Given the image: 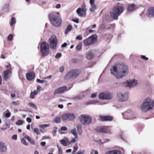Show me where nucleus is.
Returning <instances> with one entry per match:
<instances>
[{"mask_svg":"<svg viewBox=\"0 0 154 154\" xmlns=\"http://www.w3.org/2000/svg\"><path fill=\"white\" fill-rule=\"evenodd\" d=\"M111 74L117 79L125 76L129 71L128 66L124 63L118 64L112 66L110 69Z\"/></svg>","mask_w":154,"mask_h":154,"instance_id":"nucleus-1","label":"nucleus"},{"mask_svg":"<svg viewBox=\"0 0 154 154\" xmlns=\"http://www.w3.org/2000/svg\"><path fill=\"white\" fill-rule=\"evenodd\" d=\"M154 106V101L148 97L143 100L140 108L142 112H146L151 110Z\"/></svg>","mask_w":154,"mask_h":154,"instance_id":"nucleus-2","label":"nucleus"},{"mask_svg":"<svg viewBox=\"0 0 154 154\" xmlns=\"http://www.w3.org/2000/svg\"><path fill=\"white\" fill-rule=\"evenodd\" d=\"M57 14H59L58 12L53 13L50 14L49 15V19L52 24L56 27L60 26L61 25V20L59 17V16H57Z\"/></svg>","mask_w":154,"mask_h":154,"instance_id":"nucleus-3","label":"nucleus"},{"mask_svg":"<svg viewBox=\"0 0 154 154\" xmlns=\"http://www.w3.org/2000/svg\"><path fill=\"white\" fill-rule=\"evenodd\" d=\"M124 8L120 5H117L113 9L112 11L110 12L111 17L115 20H117L118 17L124 11Z\"/></svg>","mask_w":154,"mask_h":154,"instance_id":"nucleus-4","label":"nucleus"},{"mask_svg":"<svg viewBox=\"0 0 154 154\" xmlns=\"http://www.w3.org/2000/svg\"><path fill=\"white\" fill-rule=\"evenodd\" d=\"M80 122L83 125H88L92 121L91 117L87 114H83L80 115L79 117Z\"/></svg>","mask_w":154,"mask_h":154,"instance_id":"nucleus-5","label":"nucleus"},{"mask_svg":"<svg viewBox=\"0 0 154 154\" xmlns=\"http://www.w3.org/2000/svg\"><path fill=\"white\" fill-rule=\"evenodd\" d=\"M129 97L128 93H124L119 92L117 93V98L119 102H124L127 101Z\"/></svg>","mask_w":154,"mask_h":154,"instance_id":"nucleus-6","label":"nucleus"},{"mask_svg":"<svg viewBox=\"0 0 154 154\" xmlns=\"http://www.w3.org/2000/svg\"><path fill=\"white\" fill-rule=\"evenodd\" d=\"M48 40L51 49H55L56 48L57 42L56 36L55 35H52L49 38Z\"/></svg>","mask_w":154,"mask_h":154,"instance_id":"nucleus-7","label":"nucleus"},{"mask_svg":"<svg viewBox=\"0 0 154 154\" xmlns=\"http://www.w3.org/2000/svg\"><path fill=\"white\" fill-rule=\"evenodd\" d=\"M61 117L62 120L63 121L67 120L73 121L75 118V115L72 113H65L62 115Z\"/></svg>","mask_w":154,"mask_h":154,"instance_id":"nucleus-8","label":"nucleus"},{"mask_svg":"<svg viewBox=\"0 0 154 154\" xmlns=\"http://www.w3.org/2000/svg\"><path fill=\"white\" fill-rule=\"evenodd\" d=\"M41 49L43 55H48L49 53V46L46 42H43L41 45Z\"/></svg>","mask_w":154,"mask_h":154,"instance_id":"nucleus-9","label":"nucleus"},{"mask_svg":"<svg viewBox=\"0 0 154 154\" xmlns=\"http://www.w3.org/2000/svg\"><path fill=\"white\" fill-rule=\"evenodd\" d=\"M99 97L101 100H110L112 99L113 95L110 93L103 92L100 93L99 94Z\"/></svg>","mask_w":154,"mask_h":154,"instance_id":"nucleus-10","label":"nucleus"},{"mask_svg":"<svg viewBox=\"0 0 154 154\" xmlns=\"http://www.w3.org/2000/svg\"><path fill=\"white\" fill-rule=\"evenodd\" d=\"M125 119H132L135 117L136 115L133 112L128 110L122 114Z\"/></svg>","mask_w":154,"mask_h":154,"instance_id":"nucleus-11","label":"nucleus"},{"mask_svg":"<svg viewBox=\"0 0 154 154\" xmlns=\"http://www.w3.org/2000/svg\"><path fill=\"white\" fill-rule=\"evenodd\" d=\"M96 35H93L84 41V43L86 46L89 45L91 43L95 42L96 40Z\"/></svg>","mask_w":154,"mask_h":154,"instance_id":"nucleus-12","label":"nucleus"},{"mask_svg":"<svg viewBox=\"0 0 154 154\" xmlns=\"http://www.w3.org/2000/svg\"><path fill=\"white\" fill-rule=\"evenodd\" d=\"M6 66L7 67L8 69L4 72V77L5 79H8L11 76V71L10 64L7 63Z\"/></svg>","mask_w":154,"mask_h":154,"instance_id":"nucleus-13","label":"nucleus"},{"mask_svg":"<svg viewBox=\"0 0 154 154\" xmlns=\"http://www.w3.org/2000/svg\"><path fill=\"white\" fill-rule=\"evenodd\" d=\"M138 83L137 80L133 79L124 82V85L126 87H130L136 86Z\"/></svg>","mask_w":154,"mask_h":154,"instance_id":"nucleus-14","label":"nucleus"},{"mask_svg":"<svg viewBox=\"0 0 154 154\" xmlns=\"http://www.w3.org/2000/svg\"><path fill=\"white\" fill-rule=\"evenodd\" d=\"M67 87L66 86L58 88L55 90L54 92V94H62L67 89Z\"/></svg>","mask_w":154,"mask_h":154,"instance_id":"nucleus-15","label":"nucleus"},{"mask_svg":"<svg viewBox=\"0 0 154 154\" xmlns=\"http://www.w3.org/2000/svg\"><path fill=\"white\" fill-rule=\"evenodd\" d=\"M87 11L86 9L85 6H83L82 8H79L76 10V12L78 15L80 17L83 16V14L82 12L83 13H85Z\"/></svg>","mask_w":154,"mask_h":154,"instance_id":"nucleus-16","label":"nucleus"},{"mask_svg":"<svg viewBox=\"0 0 154 154\" xmlns=\"http://www.w3.org/2000/svg\"><path fill=\"white\" fill-rule=\"evenodd\" d=\"M147 14L148 17L152 18L154 17V7L149 8L147 12Z\"/></svg>","mask_w":154,"mask_h":154,"instance_id":"nucleus-17","label":"nucleus"},{"mask_svg":"<svg viewBox=\"0 0 154 154\" xmlns=\"http://www.w3.org/2000/svg\"><path fill=\"white\" fill-rule=\"evenodd\" d=\"M74 79L79 76L80 73V71L78 69H72L71 70Z\"/></svg>","mask_w":154,"mask_h":154,"instance_id":"nucleus-18","label":"nucleus"},{"mask_svg":"<svg viewBox=\"0 0 154 154\" xmlns=\"http://www.w3.org/2000/svg\"><path fill=\"white\" fill-rule=\"evenodd\" d=\"M100 120L103 121H111L112 119V117L109 116H103L100 115Z\"/></svg>","mask_w":154,"mask_h":154,"instance_id":"nucleus-19","label":"nucleus"},{"mask_svg":"<svg viewBox=\"0 0 154 154\" xmlns=\"http://www.w3.org/2000/svg\"><path fill=\"white\" fill-rule=\"evenodd\" d=\"M137 8V6L134 4L129 5L128 6L127 10L129 11H132Z\"/></svg>","mask_w":154,"mask_h":154,"instance_id":"nucleus-20","label":"nucleus"},{"mask_svg":"<svg viewBox=\"0 0 154 154\" xmlns=\"http://www.w3.org/2000/svg\"><path fill=\"white\" fill-rule=\"evenodd\" d=\"M7 151V147L5 144L2 142H0V152L4 153Z\"/></svg>","mask_w":154,"mask_h":154,"instance_id":"nucleus-21","label":"nucleus"},{"mask_svg":"<svg viewBox=\"0 0 154 154\" xmlns=\"http://www.w3.org/2000/svg\"><path fill=\"white\" fill-rule=\"evenodd\" d=\"M105 126L100 127L97 129V131L100 132H107L109 131V130Z\"/></svg>","mask_w":154,"mask_h":154,"instance_id":"nucleus-22","label":"nucleus"},{"mask_svg":"<svg viewBox=\"0 0 154 154\" xmlns=\"http://www.w3.org/2000/svg\"><path fill=\"white\" fill-rule=\"evenodd\" d=\"M65 79H74L73 77L71 70H70L67 72L64 77Z\"/></svg>","mask_w":154,"mask_h":154,"instance_id":"nucleus-23","label":"nucleus"},{"mask_svg":"<svg viewBox=\"0 0 154 154\" xmlns=\"http://www.w3.org/2000/svg\"><path fill=\"white\" fill-rule=\"evenodd\" d=\"M27 79L29 81L31 80L34 77L35 74L33 72H28L26 74Z\"/></svg>","mask_w":154,"mask_h":154,"instance_id":"nucleus-24","label":"nucleus"},{"mask_svg":"<svg viewBox=\"0 0 154 154\" xmlns=\"http://www.w3.org/2000/svg\"><path fill=\"white\" fill-rule=\"evenodd\" d=\"M104 154H122L120 151L118 150H110L106 152Z\"/></svg>","mask_w":154,"mask_h":154,"instance_id":"nucleus-25","label":"nucleus"},{"mask_svg":"<svg viewBox=\"0 0 154 154\" xmlns=\"http://www.w3.org/2000/svg\"><path fill=\"white\" fill-rule=\"evenodd\" d=\"M61 143L63 146H66L69 144V139L65 137L64 139L60 141Z\"/></svg>","mask_w":154,"mask_h":154,"instance_id":"nucleus-26","label":"nucleus"},{"mask_svg":"<svg viewBox=\"0 0 154 154\" xmlns=\"http://www.w3.org/2000/svg\"><path fill=\"white\" fill-rule=\"evenodd\" d=\"M84 94H83L82 96L79 95L74 97H73V99L77 100H79L88 94V92L87 91L84 92Z\"/></svg>","mask_w":154,"mask_h":154,"instance_id":"nucleus-27","label":"nucleus"},{"mask_svg":"<svg viewBox=\"0 0 154 154\" xmlns=\"http://www.w3.org/2000/svg\"><path fill=\"white\" fill-rule=\"evenodd\" d=\"M94 57V54L93 53V51L91 50L88 51L86 57L89 59H91Z\"/></svg>","mask_w":154,"mask_h":154,"instance_id":"nucleus-28","label":"nucleus"},{"mask_svg":"<svg viewBox=\"0 0 154 154\" xmlns=\"http://www.w3.org/2000/svg\"><path fill=\"white\" fill-rule=\"evenodd\" d=\"M70 132L74 136L75 138H78L77 134L76 133V129L75 128H74L73 129H72L70 131Z\"/></svg>","mask_w":154,"mask_h":154,"instance_id":"nucleus-29","label":"nucleus"},{"mask_svg":"<svg viewBox=\"0 0 154 154\" xmlns=\"http://www.w3.org/2000/svg\"><path fill=\"white\" fill-rule=\"evenodd\" d=\"M9 23L10 26H12L16 23V18L14 17H12L10 20Z\"/></svg>","mask_w":154,"mask_h":154,"instance_id":"nucleus-30","label":"nucleus"},{"mask_svg":"<svg viewBox=\"0 0 154 154\" xmlns=\"http://www.w3.org/2000/svg\"><path fill=\"white\" fill-rule=\"evenodd\" d=\"M25 138L27 139L29 142L32 144L34 145L35 144L34 141L29 136H26L25 137Z\"/></svg>","mask_w":154,"mask_h":154,"instance_id":"nucleus-31","label":"nucleus"},{"mask_svg":"<svg viewBox=\"0 0 154 154\" xmlns=\"http://www.w3.org/2000/svg\"><path fill=\"white\" fill-rule=\"evenodd\" d=\"M79 134L80 135L82 134V127L81 125H77L76 126Z\"/></svg>","mask_w":154,"mask_h":154,"instance_id":"nucleus-32","label":"nucleus"},{"mask_svg":"<svg viewBox=\"0 0 154 154\" xmlns=\"http://www.w3.org/2000/svg\"><path fill=\"white\" fill-rule=\"evenodd\" d=\"M38 93V91L35 90L33 92H31L30 98L31 99H33L34 97Z\"/></svg>","mask_w":154,"mask_h":154,"instance_id":"nucleus-33","label":"nucleus"},{"mask_svg":"<svg viewBox=\"0 0 154 154\" xmlns=\"http://www.w3.org/2000/svg\"><path fill=\"white\" fill-rule=\"evenodd\" d=\"M53 121L55 123H59L61 122V118L59 117H56L54 119Z\"/></svg>","mask_w":154,"mask_h":154,"instance_id":"nucleus-34","label":"nucleus"},{"mask_svg":"<svg viewBox=\"0 0 154 154\" xmlns=\"http://www.w3.org/2000/svg\"><path fill=\"white\" fill-rule=\"evenodd\" d=\"M97 9V6L95 5H91V7L90 8V11L93 12H94L95 11V10Z\"/></svg>","mask_w":154,"mask_h":154,"instance_id":"nucleus-35","label":"nucleus"},{"mask_svg":"<svg viewBox=\"0 0 154 154\" xmlns=\"http://www.w3.org/2000/svg\"><path fill=\"white\" fill-rule=\"evenodd\" d=\"M28 105L32 107L35 110L37 109L38 108L36 106L32 103L29 102L28 103Z\"/></svg>","mask_w":154,"mask_h":154,"instance_id":"nucleus-36","label":"nucleus"},{"mask_svg":"<svg viewBox=\"0 0 154 154\" xmlns=\"http://www.w3.org/2000/svg\"><path fill=\"white\" fill-rule=\"evenodd\" d=\"M21 143L25 146H28V143L26 142L25 139L24 138H23L21 140Z\"/></svg>","mask_w":154,"mask_h":154,"instance_id":"nucleus-37","label":"nucleus"},{"mask_svg":"<svg viewBox=\"0 0 154 154\" xmlns=\"http://www.w3.org/2000/svg\"><path fill=\"white\" fill-rule=\"evenodd\" d=\"M57 146L58 148V154H62L63 151L62 148L58 145H57Z\"/></svg>","mask_w":154,"mask_h":154,"instance_id":"nucleus-38","label":"nucleus"},{"mask_svg":"<svg viewBox=\"0 0 154 154\" xmlns=\"http://www.w3.org/2000/svg\"><path fill=\"white\" fill-rule=\"evenodd\" d=\"M50 126V125L48 124H44L41 125H39V127L41 128H44Z\"/></svg>","mask_w":154,"mask_h":154,"instance_id":"nucleus-39","label":"nucleus"},{"mask_svg":"<svg viewBox=\"0 0 154 154\" xmlns=\"http://www.w3.org/2000/svg\"><path fill=\"white\" fill-rule=\"evenodd\" d=\"M82 44L81 42L79 43L77 46H76V49L78 50L79 51L82 48Z\"/></svg>","mask_w":154,"mask_h":154,"instance_id":"nucleus-40","label":"nucleus"},{"mask_svg":"<svg viewBox=\"0 0 154 154\" xmlns=\"http://www.w3.org/2000/svg\"><path fill=\"white\" fill-rule=\"evenodd\" d=\"M78 149V147L77 145V144H75V146H74V149L72 151V153H73L75 152Z\"/></svg>","mask_w":154,"mask_h":154,"instance_id":"nucleus-41","label":"nucleus"},{"mask_svg":"<svg viewBox=\"0 0 154 154\" xmlns=\"http://www.w3.org/2000/svg\"><path fill=\"white\" fill-rule=\"evenodd\" d=\"M23 121L20 120H19L16 123V124L17 125H20L23 124Z\"/></svg>","mask_w":154,"mask_h":154,"instance_id":"nucleus-42","label":"nucleus"},{"mask_svg":"<svg viewBox=\"0 0 154 154\" xmlns=\"http://www.w3.org/2000/svg\"><path fill=\"white\" fill-rule=\"evenodd\" d=\"M11 104L14 105H19L20 104V103L19 101L17 100V101H12L11 103Z\"/></svg>","mask_w":154,"mask_h":154,"instance_id":"nucleus-43","label":"nucleus"},{"mask_svg":"<svg viewBox=\"0 0 154 154\" xmlns=\"http://www.w3.org/2000/svg\"><path fill=\"white\" fill-rule=\"evenodd\" d=\"M75 139V138H73L71 141H69V144H71L72 143H75L76 141Z\"/></svg>","mask_w":154,"mask_h":154,"instance_id":"nucleus-44","label":"nucleus"},{"mask_svg":"<svg viewBox=\"0 0 154 154\" xmlns=\"http://www.w3.org/2000/svg\"><path fill=\"white\" fill-rule=\"evenodd\" d=\"M13 36L11 34H10L8 36V41H10L12 40Z\"/></svg>","mask_w":154,"mask_h":154,"instance_id":"nucleus-45","label":"nucleus"},{"mask_svg":"<svg viewBox=\"0 0 154 154\" xmlns=\"http://www.w3.org/2000/svg\"><path fill=\"white\" fill-rule=\"evenodd\" d=\"M34 131V132L37 135L39 134H40L39 130L37 128H35Z\"/></svg>","mask_w":154,"mask_h":154,"instance_id":"nucleus-46","label":"nucleus"},{"mask_svg":"<svg viewBox=\"0 0 154 154\" xmlns=\"http://www.w3.org/2000/svg\"><path fill=\"white\" fill-rule=\"evenodd\" d=\"M6 111L8 112L6 113L5 115V116L7 118H9L11 116V113L8 110H7Z\"/></svg>","mask_w":154,"mask_h":154,"instance_id":"nucleus-47","label":"nucleus"},{"mask_svg":"<svg viewBox=\"0 0 154 154\" xmlns=\"http://www.w3.org/2000/svg\"><path fill=\"white\" fill-rule=\"evenodd\" d=\"M85 150H82L80 151H79L77 152L75 154H83L85 153Z\"/></svg>","mask_w":154,"mask_h":154,"instance_id":"nucleus-48","label":"nucleus"},{"mask_svg":"<svg viewBox=\"0 0 154 154\" xmlns=\"http://www.w3.org/2000/svg\"><path fill=\"white\" fill-rule=\"evenodd\" d=\"M61 56V54L60 53H57L55 55V57L56 59H58Z\"/></svg>","mask_w":154,"mask_h":154,"instance_id":"nucleus-49","label":"nucleus"},{"mask_svg":"<svg viewBox=\"0 0 154 154\" xmlns=\"http://www.w3.org/2000/svg\"><path fill=\"white\" fill-rule=\"evenodd\" d=\"M36 82L38 83H44V80H42L39 79H37L36 80Z\"/></svg>","mask_w":154,"mask_h":154,"instance_id":"nucleus-50","label":"nucleus"},{"mask_svg":"<svg viewBox=\"0 0 154 154\" xmlns=\"http://www.w3.org/2000/svg\"><path fill=\"white\" fill-rule=\"evenodd\" d=\"M67 30H68L69 31H71L72 29L71 26L70 25H69L67 27L66 29Z\"/></svg>","mask_w":154,"mask_h":154,"instance_id":"nucleus-51","label":"nucleus"},{"mask_svg":"<svg viewBox=\"0 0 154 154\" xmlns=\"http://www.w3.org/2000/svg\"><path fill=\"white\" fill-rule=\"evenodd\" d=\"M76 40H79L80 41L82 39V37L81 36L79 35L77 36L76 38Z\"/></svg>","mask_w":154,"mask_h":154,"instance_id":"nucleus-52","label":"nucleus"},{"mask_svg":"<svg viewBox=\"0 0 154 154\" xmlns=\"http://www.w3.org/2000/svg\"><path fill=\"white\" fill-rule=\"evenodd\" d=\"M106 27V26L104 24H102L100 26V29H103L105 28Z\"/></svg>","mask_w":154,"mask_h":154,"instance_id":"nucleus-53","label":"nucleus"},{"mask_svg":"<svg viewBox=\"0 0 154 154\" xmlns=\"http://www.w3.org/2000/svg\"><path fill=\"white\" fill-rule=\"evenodd\" d=\"M67 128L65 126H63L61 128V130L63 131H66L67 130Z\"/></svg>","mask_w":154,"mask_h":154,"instance_id":"nucleus-54","label":"nucleus"},{"mask_svg":"<svg viewBox=\"0 0 154 154\" xmlns=\"http://www.w3.org/2000/svg\"><path fill=\"white\" fill-rule=\"evenodd\" d=\"M64 69V66H62L60 68L59 71L61 72H62Z\"/></svg>","mask_w":154,"mask_h":154,"instance_id":"nucleus-55","label":"nucleus"},{"mask_svg":"<svg viewBox=\"0 0 154 154\" xmlns=\"http://www.w3.org/2000/svg\"><path fill=\"white\" fill-rule=\"evenodd\" d=\"M12 139L14 140H16L17 138V136L16 134L13 135L12 137Z\"/></svg>","mask_w":154,"mask_h":154,"instance_id":"nucleus-56","label":"nucleus"},{"mask_svg":"<svg viewBox=\"0 0 154 154\" xmlns=\"http://www.w3.org/2000/svg\"><path fill=\"white\" fill-rule=\"evenodd\" d=\"M141 58L146 60H147L148 59V58L146 57V56L144 55H142L141 56Z\"/></svg>","mask_w":154,"mask_h":154,"instance_id":"nucleus-57","label":"nucleus"},{"mask_svg":"<svg viewBox=\"0 0 154 154\" xmlns=\"http://www.w3.org/2000/svg\"><path fill=\"white\" fill-rule=\"evenodd\" d=\"M72 20L73 22L77 23H79V20L78 19H72Z\"/></svg>","mask_w":154,"mask_h":154,"instance_id":"nucleus-58","label":"nucleus"},{"mask_svg":"<svg viewBox=\"0 0 154 154\" xmlns=\"http://www.w3.org/2000/svg\"><path fill=\"white\" fill-rule=\"evenodd\" d=\"M94 0H90V3L91 5H94Z\"/></svg>","mask_w":154,"mask_h":154,"instance_id":"nucleus-59","label":"nucleus"},{"mask_svg":"<svg viewBox=\"0 0 154 154\" xmlns=\"http://www.w3.org/2000/svg\"><path fill=\"white\" fill-rule=\"evenodd\" d=\"M26 121L29 123H30L32 121V119L30 118H27L26 119Z\"/></svg>","mask_w":154,"mask_h":154,"instance_id":"nucleus-60","label":"nucleus"},{"mask_svg":"<svg viewBox=\"0 0 154 154\" xmlns=\"http://www.w3.org/2000/svg\"><path fill=\"white\" fill-rule=\"evenodd\" d=\"M11 97L12 98H14L16 96V95L14 93H11Z\"/></svg>","mask_w":154,"mask_h":154,"instance_id":"nucleus-61","label":"nucleus"},{"mask_svg":"<svg viewBox=\"0 0 154 154\" xmlns=\"http://www.w3.org/2000/svg\"><path fill=\"white\" fill-rule=\"evenodd\" d=\"M61 5L60 4H57L56 6L55 7L57 8H59L60 7Z\"/></svg>","mask_w":154,"mask_h":154,"instance_id":"nucleus-62","label":"nucleus"},{"mask_svg":"<svg viewBox=\"0 0 154 154\" xmlns=\"http://www.w3.org/2000/svg\"><path fill=\"white\" fill-rule=\"evenodd\" d=\"M45 144L46 143L45 142H42L41 143V145L43 146H45Z\"/></svg>","mask_w":154,"mask_h":154,"instance_id":"nucleus-63","label":"nucleus"},{"mask_svg":"<svg viewBox=\"0 0 154 154\" xmlns=\"http://www.w3.org/2000/svg\"><path fill=\"white\" fill-rule=\"evenodd\" d=\"M91 151L92 152H94V154H98V152L97 150H95L94 149H92L91 150Z\"/></svg>","mask_w":154,"mask_h":154,"instance_id":"nucleus-64","label":"nucleus"}]
</instances>
